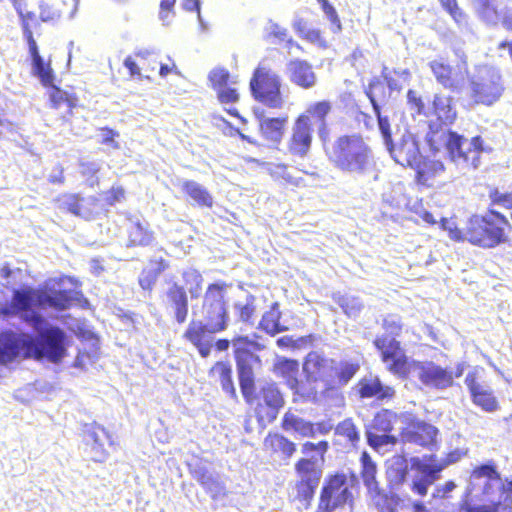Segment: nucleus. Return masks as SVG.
Segmentation results:
<instances>
[{"label":"nucleus","instance_id":"f257e3e1","mask_svg":"<svg viewBox=\"0 0 512 512\" xmlns=\"http://www.w3.org/2000/svg\"><path fill=\"white\" fill-rule=\"evenodd\" d=\"M71 302L72 297L66 291H42L30 287L15 289L10 304L1 308L0 313L5 317L20 315L24 321L32 325L37 336L12 331L1 333L0 360L34 357L59 362L66 352L65 334L59 328L49 326L35 308L49 306L64 310Z\"/></svg>","mask_w":512,"mask_h":512},{"label":"nucleus","instance_id":"f03ea898","mask_svg":"<svg viewBox=\"0 0 512 512\" xmlns=\"http://www.w3.org/2000/svg\"><path fill=\"white\" fill-rule=\"evenodd\" d=\"M387 368L399 378L417 380L424 387L444 391L452 387L450 367H443L431 360L419 361L408 357L399 341L382 336L373 341Z\"/></svg>","mask_w":512,"mask_h":512},{"label":"nucleus","instance_id":"7ed1b4c3","mask_svg":"<svg viewBox=\"0 0 512 512\" xmlns=\"http://www.w3.org/2000/svg\"><path fill=\"white\" fill-rule=\"evenodd\" d=\"M382 122L378 129L383 144L395 163L416 170L418 175L425 173L427 164L417 135L407 128L392 131L390 121Z\"/></svg>","mask_w":512,"mask_h":512},{"label":"nucleus","instance_id":"20e7f679","mask_svg":"<svg viewBox=\"0 0 512 512\" xmlns=\"http://www.w3.org/2000/svg\"><path fill=\"white\" fill-rule=\"evenodd\" d=\"M330 160L339 170L358 176L367 174L374 166L372 150L359 135L339 137Z\"/></svg>","mask_w":512,"mask_h":512},{"label":"nucleus","instance_id":"39448f33","mask_svg":"<svg viewBox=\"0 0 512 512\" xmlns=\"http://www.w3.org/2000/svg\"><path fill=\"white\" fill-rule=\"evenodd\" d=\"M506 227H510L508 219L496 210L474 214L466 222L465 241L484 249L495 248L508 240Z\"/></svg>","mask_w":512,"mask_h":512},{"label":"nucleus","instance_id":"423d86ee","mask_svg":"<svg viewBox=\"0 0 512 512\" xmlns=\"http://www.w3.org/2000/svg\"><path fill=\"white\" fill-rule=\"evenodd\" d=\"M232 345L240 390L245 401L251 404L256 398L255 370L262 365L260 357L254 351H260L264 346L250 340L248 336L235 337Z\"/></svg>","mask_w":512,"mask_h":512},{"label":"nucleus","instance_id":"0eeeda50","mask_svg":"<svg viewBox=\"0 0 512 512\" xmlns=\"http://www.w3.org/2000/svg\"><path fill=\"white\" fill-rule=\"evenodd\" d=\"M504 91V81L496 67L479 66L468 76L467 96L473 105L490 107L500 100Z\"/></svg>","mask_w":512,"mask_h":512},{"label":"nucleus","instance_id":"6e6552de","mask_svg":"<svg viewBox=\"0 0 512 512\" xmlns=\"http://www.w3.org/2000/svg\"><path fill=\"white\" fill-rule=\"evenodd\" d=\"M356 479L349 480L344 473L328 475L322 484L316 512H335L346 506L352 511L355 497L353 487Z\"/></svg>","mask_w":512,"mask_h":512},{"label":"nucleus","instance_id":"1a4fd4ad","mask_svg":"<svg viewBox=\"0 0 512 512\" xmlns=\"http://www.w3.org/2000/svg\"><path fill=\"white\" fill-rule=\"evenodd\" d=\"M297 477L296 499L305 509L310 508L324 473V459L315 455L301 457L294 464Z\"/></svg>","mask_w":512,"mask_h":512},{"label":"nucleus","instance_id":"9d476101","mask_svg":"<svg viewBox=\"0 0 512 512\" xmlns=\"http://www.w3.org/2000/svg\"><path fill=\"white\" fill-rule=\"evenodd\" d=\"M467 494L472 499H483L489 496L512 494V484H504L497 471L496 465L489 461L477 466L471 476L467 487Z\"/></svg>","mask_w":512,"mask_h":512},{"label":"nucleus","instance_id":"9b49d317","mask_svg":"<svg viewBox=\"0 0 512 512\" xmlns=\"http://www.w3.org/2000/svg\"><path fill=\"white\" fill-rule=\"evenodd\" d=\"M229 287V284L217 281L209 284L204 294L203 316L213 332H222L228 327L230 317L225 295Z\"/></svg>","mask_w":512,"mask_h":512},{"label":"nucleus","instance_id":"f8f14e48","mask_svg":"<svg viewBox=\"0 0 512 512\" xmlns=\"http://www.w3.org/2000/svg\"><path fill=\"white\" fill-rule=\"evenodd\" d=\"M280 77L265 68H257L250 80L251 94L255 100L270 108H281L283 99L281 95Z\"/></svg>","mask_w":512,"mask_h":512},{"label":"nucleus","instance_id":"ddd939ff","mask_svg":"<svg viewBox=\"0 0 512 512\" xmlns=\"http://www.w3.org/2000/svg\"><path fill=\"white\" fill-rule=\"evenodd\" d=\"M460 459V453L454 451L448 454L447 460L443 463L423 462L418 457H412V468L417 472L412 478L410 489L414 494L426 496L429 487L435 484L441 477V472L449 464L455 463Z\"/></svg>","mask_w":512,"mask_h":512},{"label":"nucleus","instance_id":"4468645a","mask_svg":"<svg viewBox=\"0 0 512 512\" xmlns=\"http://www.w3.org/2000/svg\"><path fill=\"white\" fill-rule=\"evenodd\" d=\"M484 145V140L481 136L477 135L472 137L470 140L458 133V139L456 140L455 146H449L446 153L451 162L458 167L466 169L472 167L477 169L480 162V155L483 152L490 151Z\"/></svg>","mask_w":512,"mask_h":512},{"label":"nucleus","instance_id":"2eb2a0df","mask_svg":"<svg viewBox=\"0 0 512 512\" xmlns=\"http://www.w3.org/2000/svg\"><path fill=\"white\" fill-rule=\"evenodd\" d=\"M397 414L388 409H382L375 416L365 435L370 447L377 451H386L397 442V437L390 432L397 421Z\"/></svg>","mask_w":512,"mask_h":512},{"label":"nucleus","instance_id":"dca6fc26","mask_svg":"<svg viewBox=\"0 0 512 512\" xmlns=\"http://www.w3.org/2000/svg\"><path fill=\"white\" fill-rule=\"evenodd\" d=\"M303 373L309 381L321 382L324 391H329L330 377L333 369V358L318 351L309 352L303 362Z\"/></svg>","mask_w":512,"mask_h":512},{"label":"nucleus","instance_id":"f3484780","mask_svg":"<svg viewBox=\"0 0 512 512\" xmlns=\"http://www.w3.org/2000/svg\"><path fill=\"white\" fill-rule=\"evenodd\" d=\"M259 403L267 406V421L273 422L279 413V410L284 406L285 400L278 385L273 381L259 380L256 384V398Z\"/></svg>","mask_w":512,"mask_h":512},{"label":"nucleus","instance_id":"a211bd4d","mask_svg":"<svg viewBox=\"0 0 512 512\" xmlns=\"http://www.w3.org/2000/svg\"><path fill=\"white\" fill-rule=\"evenodd\" d=\"M311 132V119L308 115H300L294 123L289 142V151L292 155L301 158L307 155L312 142Z\"/></svg>","mask_w":512,"mask_h":512},{"label":"nucleus","instance_id":"6ab92c4d","mask_svg":"<svg viewBox=\"0 0 512 512\" xmlns=\"http://www.w3.org/2000/svg\"><path fill=\"white\" fill-rule=\"evenodd\" d=\"M355 390L361 399H375L383 402L395 396V389L384 384L378 376L368 375L359 380Z\"/></svg>","mask_w":512,"mask_h":512},{"label":"nucleus","instance_id":"aec40b11","mask_svg":"<svg viewBox=\"0 0 512 512\" xmlns=\"http://www.w3.org/2000/svg\"><path fill=\"white\" fill-rule=\"evenodd\" d=\"M438 429L432 424L421 420H414L401 432L404 443H413L419 446H429L436 441Z\"/></svg>","mask_w":512,"mask_h":512},{"label":"nucleus","instance_id":"412c9836","mask_svg":"<svg viewBox=\"0 0 512 512\" xmlns=\"http://www.w3.org/2000/svg\"><path fill=\"white\" fill-rule=\"evenodd\" d=\"M428 131L425 135V142L433 154H436L445 148L447 151L449 146H455L458 139V133L447 128L442 123L431 121L428 125Z\"/></svg>","mask_w":512,"mask_h":512},{"label":"nucleus","instance_id":"4be33fe9","mask_svg":"<svg viewBox=\"0 0 512 512\" xmlns=\"http://www.w3.org/2000/svg\"><path fill=\"white\" fill-rule=\"evenodd\" d=\"M365 94L369 99L373 112L377 119V125H382V120L389 122L388 115L383 114V107L386 105L391 93L387 94L386 85L380 77H373L365 88Z\"/></svg>","mask_w":512,"mask_h":512},{"label":"nucleus","instance_id":"5701e85b","mask_svg":"<svg viewBox=\"0 0 512 512\" xmlns=\"http://www.w3.org/2000/svg\"><path fill=\"white\" fill-rule=\"evenodd\" d=\"M23 35L28 42L29 52L32 57V70L43 85L52 83L53 73L49 65H46L43 58L40 56L38 46L33 38V33L28 25L26 19L23 20Z\"/></svg>","mask_w":512,"mask_h":512},{"label":"nucleus","instance_id":"b1692460","mask_svg":"<svg viewBox=\"0 0 512 512\" xmlns=\"http://www.w3.org/2000/svg\"><path fill=\"white\" fill-rule=\"evenodd\" d=\"M359 370L360 363L357 359H333V369L330 377L329 391L341 389L348 385V383Z\"/></svg>","mask_w":512,"mask_h":512},{"label":"nucleus","instance_id":"393cba45","mask_svg":"<svg viewBox=\"0 0 512 512\" xmlns=\"http://www.w3.org/2000/svg\"><path fill=\"white\" fill-rule=\"evenodd\" d=\"M286 74L291 83L303 89L313 88L317 83L313 67L306 60H291L286 66Z\"/></svg>","mask_w":512,"mask_h":512},{"label":"nucleus","instance_id":"a878e982","mask_svg":"<svg viewBox=\"0 0 512 512\" xmlns=\"http://www.w3.org/2000/svg\"><path fill=\"white\" fill-rule=\"evenodd\" d=\"M191 473L193 478L211 495V497L216 498L225 494V485L219 479V476L206 465H194Z\"/></svg>","mask_w":512,"mask_h":512},{"label":"nucleus","instance_id":"bb28decb","mask_svg":"<svg viewBox=\"0 0 512 512\" xmlns=\"http://www.w3.org/2000/svg\"><path fill=\"white\" fill-rule=\"evenodd\" d=\"M254 114L259 122L260 131L263 137L275 144H278L284 134V126L287 122L286 117H265L264 111L254 110Z\"/></svg>","mask_w":512,"mask_h":512},{"label":"nucleus","instance_id":"cd10ccee","mask_svg":"<svg viewBox=\"0 0 512 512\" xmlns=\"http://www.w3.org/2000/svg\"><path fill=\"white\" fill-rule=\"evenodd\" d=\"M511 495L489 496L483 499H475L484 504H471L468 501L459 502L462 512H499L500 509L510 507L512 504Z\"/></svg>","mask_w":512,"mask_h":512},{"label":"nucleus","instance_id":"c85d7f7f","mask_svg":"<svg viewBox=\"0 0 512 512\" xmlns=\"http://www.w3.org/2000/svg\"><path fill=\"white\" fill-rule=\"evenodd\" d=\"M281 427L296 439L313 437V422L290 410L284 414Z\"/></svg>","mask_w":512,"mask_h":512},{"label":"nucleus","instance_id":"c756f323","mask_svg":"<svg viewBox=\"0 0 512 512\" xmlns=\"http://www.w3.org/2000/svg\"><path fill=\"white\" fill-rule=\"evenodd\" d=\"M429 67L437 82L444 88L452 92H459L463 87L464 77L452 75V67L442 60H433L429 62Z\"/></svg>","mask_w":512,"mask_h":512},{"label":"nucleus","instance_id":"7c9ffc66","mask_svg":"<svg viewBox=\"0 0 512 512\" xmlns=\"http://www.w3.org/2000/svg\"><path fill=\"white\" fill-rule=\"evenodd\" d=\"M166 297L177 323H184L188 315V296L184 287L177 283L171 284L166 291Z\"/></svg>","mask_w":512,"mask_h":512},{"label":"nucleus","instance_id":"2f4dec72","mask_svg":"<svg viewBox=\"0 0 512 512\" xmlns=\"http://www.w3.org/2000/svg\"><path fill=\"white\" fill-rule=\"evenodd\" d=\"M369 496L378 512H399L404 505V499L393 489L379 488Z\"/></svg>","mask_w":512,"mask_h":512},{"label":"nucleus","instance_id":"473e14b6","mask_svg":"<svg viewBox=\"0 0 512 512\" xmlns=\"http://www.w3.org/2000/svg\"><path fill=\"white\" fill-rule=\"evenodd\" d=\"M130 227L128 229V247L142 246L146 247L153 243L154 235L149 230V225L145 221H141L137 217L129 219Z\"/></svg>","mask_w":512,"mask_h":512},{"label":"nucleus","instance_id":"72a5a7b5","mask_svg":"<svg viewBox=\"0 0 512 512\" xmlns=\"http://www.w3.org/2000/svg\"><path fill=\"white\" fill-rule=\"evenodd\" d=\"M455 488L456 484L452 480L447 481L443 485H436L431 498L428 500V504L437 512H453L456 505L451 504L449 499L451 498V492Z\"/></svg>","mask_w":512,"mask_h":512},{"label":"nucleus","instance_id":"f704fd0d","mask_svg":"<svg viewBox=\"0 0 512 512\" xmlns=\"http://www.w3.org/2000/svg\"><path fill=\"white\" fill-rule=\"evenodd\" d=\"M453 99L450 96L441 94H435L432 101V114L437 117L439 123L445 126L451 125L456 117L457 112L455 107L452 105Z\"/></svg>","mask_w":512,"mask_h":512},{"label":"nucleus","instance_id":"c9c22d12","mask_svg":"<svg viewBox=\"0 0 512 512\" xmlns=\"http://www.w3.org/2000/svg\"><path fill=\"white\" fill-rule=\"evenodd\" d=\"M332 109L331 103L329 101L323 100L316 103L311 104L304 115H308L309 118L312 117L315 119V124L317 125L318 136L322 141H325L328 137V128L326 123V116L330 113Z\"/></svg>","mask_w":512,"mask_h":512},{"label":"nucleus","instance_id":"e433bc0d","mask_svg":"<svg viewBox=\"0 0 512 512\" xmlns=\"http://www.w3.org/2000/svg\"><path fill=\"white\" fill-rule=\"evenodd\" d=\"M473 8L478 18L488 26H496L502 20L497 0H473Z\"/></svg>","mask_w":512,"mask_h":512},{"label":"nucleus","instance_id":"4c0bfd02","mask_svg":"<svg viewBox=\"0 0 512 512\" xmlns=\"http://www.w3.org/2000/svg\"><path fill=\"white\" fill-rule=\"evenodd\" d=\"M280 319L281 312L279 310V303L274 302L270 309L263 314L259 323V328L271 336H275L287 329L284 325H281Z\"/></svg>","mask_w":512,"mask_h":512},{"label":"nucleus","instance_id":"58836bf2","mask_svg":"<svg viewBox=\"0 0 512 512\" xmlns=\"http://www.w3.org/2000/svg\"><path fill=\"white\" fill-rule=\"evenodd\" d=\"M470 396L473 404L485 412L493 413L499 409V402L494 395L493 389L488 384L474 391Z\"/></svg>","mask_w":512,"mask_h":512},{"label":"nucleus","instance_id":"ea45409f","mask_svg":"<svg viewBox=\"0 0 512 512\" xmlns=\"http://www.w3.org/2000/svg\"><path fill=\"white\" fill-rule=\"evenodd\" d=\"M360 461L361 477L365 487L367 488L368 494H371L381 488L376 479L377 465L367 452L362 453Z\"/></svg>","mask_w":512,"mask_h":512},{"label":"nucleus","instance_id":"a19ab883","mask_svg":"<svg viewBox=\"0 0 512 512\" xmlns=\"http://www.w3.org/2000/svg\"><path fill=\"white\" fill-rule=\"evenodd\" d=\"M182 189L197 205L212 207L213 197L203 185L193 180H186Z\"/></svg>","mask_w":512,"mask_h":512},{"label":"nucleus","instance_id":"79ce46f5","mask_svg":"<svg viewBox=\"0 0 512 512\" xmlns=\"http://www.w3.org/2000/svg\"><path fill=\"white\" fill-rule=\"evenodd\" d=\"M408 475L409 466L407 460L403 457H398L387 470L390 489H398L399 486L406 482Z\"/></svg>","mask_w":512,"mask_h":512},{"label":"nucleus","instance_id":"37998d69","mask_svg":"<svg viewBox=\"0 0 512 512\" xmlns=\"http://www.w3.org/2000/svg\"><path fill=\"white\" fill-rule=\"evenodd\" d=\"M219 375L222 390L231 398L237 399V392L232 378V366L228 362L218 361L211 369Z\"/></svg>","mask_w":512,"mask_h":512},{"label":"nucleus","instance_id":"c03bdc74","mask_svg":"<svg viewBox=\"0 0 512 512\" xmlns=\"http://www.w3.org/2000/svg\"><path fill=\"white\" fill-rule=\"evenodd\" d=\"M275 372L286 380L288 387L297 384V375L299 372V362L291 358H280L275 364Z\"/></svg>","mask_w":512,"mask_h":512},{"label":"nucleus","instance_id":"a18cd8bd","mask_svg":"<svg viewBox=\"0 0 512 512\" xmlns=\"http://www.w3.org/2000/svg\"><path fill=\"white\" fill-rule=\"evenodd\" d=\"M316 381L297 380L296 385H291L289 388L293 391L294 395L299 396L305 402L316 403L318 401V389Z\"/></svg>","mask_w":512,"mask_h":512},{"label":"nucleus","instance_id":"49530a36","mask_svg":"<svg viewBox=\"0 0 512 512\" xmlns=\"http://www.w3.org/2000/svg\"><path fill=\"white\" fill-rule=\"evenodd\" d=\"M265 443H269L274 451L281 452L287 458H290L296 452V444L279 433L269 434Z\"/></svg>","mask_w":512,"mask_h":512},{"label":"nucleus","instance_id":"de8ad7c7","mask_svg":"<svg viewBox=\"0 0 512 512\" xmlns=\"http://www.w3.org/2000/svg\"><path fill=\"white\" fill-rule=\"evenodd\" d=\"M255 302L256 297L252 294H248L244 302L237 301L234 303L233 309L239 321L251 323V319L256 311Z\"/></svg>","mask_w":512,"mask_h":512},{"label":"nucleus","instance_id":"09e8293b","mask_svg":"<svg viewBox=\"0 0 512 512\" xmlns=\"http://www.w3.org/2000/svg\"><path fill=\"white\" fill-rule=\"evenodd\" d=\"M337 303L350 318L359 316L364 307L363 301L359 297L349 294L340 296Z\"/></svg>","mask_w":512,"mask_h":512},{"label":"nucleus","instance_id":"8fccbe9b","mask_svg":"<svg viewBox=\"0 0 512 512\" xmlns=\"http://www.w3.org/2000/svg\"><path fill=\"white\" fill-rule=\"evenodd\" d=\"M206 333H214L212 329L208 327V322L191 321L184 333V337L195 345L203 341Z\"/></svg>","mask_w":512,"mask_h":512},{"label":"nucleus","instance_id":"3c124183","mask_svg":"<svg viewBox=\"0 0 512 512\" xmlns=\"http://www.w3.org/2000/svg\"><path fill=\"white\" fill-rule=\"evenodd\" d=\"M182 277L185 284L188 286L191 298H198L201 294L203 283L201 273L194 268H188L183 272Z\"/></svg>","mask_w":512,"mask_h":512},{"label":"nucleus","instance_id":"603ef678","mask_svg":"<svg viewBox=\"0 0 512 512\" xmlns=\"http://www.w3.org/2000/svg\"><path fill=\"white\" fill-rule=\"evenodd\" d=\"M287 36L288 30L271 19L266 22L263 28V38L273 44L286 40Z\"/></svg>","mask_w":512,"mask_h":512},{"label":"nucleus","instance_id":"864d4df0","mask_svg":"<svg viewBox=\"0 0 512 512\" xmlns=\"http://www.w3.org/2000/svg\"><path fill=\"white\" fill-rule=\"evenodd\" d=\"M382 327L387 333L380 335V337L388 336L389 338H394L396 341H398L396 337L399 336L402 331V319L398 314H388L383 319ZM377 338H379V336H377L374 341Z\"/></svg>","mask_w":512,"mask_h":512},{"label":"nucleus","instance_id":"5fc2aeb1","mask_svg":"<svg viewBox=\"0 0 512 512\" xmlns=\"http://www.w3.org/2000/svg\"><path fill=\"white\" fill-rule=\"evenodd\" d=\"M321 6L323 13L331 23V30L334 33H338L342 30V25L338 13L335 7L329 2V0H317Z\"/></svg>","mask_w":512,"mask_h":512},{"label":"nucleus","instance_id":"6e6d98bb","mask_svg":"<svg viewBox=\"0 0 512 512\" xmlns=\"http://www.w3.org/2000/svg\"><path fill=\"white\" fill-rule=\"evenodd\" d=\"M336 434L346 437L352 444L359 441L360 435L351 419L340 422L335 429Z\"/></svg>","mask_w":512,"mask_h":512},{"label":"nucleus","instance_id":"4d7b16f0","mask_svg":"<svg viewBox=\"0 0 512 512\" xmlns=\"http://www.w3.org/2000/svg\"><path fill=\"white\" fill-rule=\"evenodd\" d=\"M442 7L451 15L454 21L459 25L467 23V16L458 6L457 0H439Z\"/></svg>","mask_w":512,"mask_h":512},{"label":"nucleus","instance_id":"13d9d810","mask_svg":"<svg viewBox=\"0 0 512 512\" xmlns=\"http://www.w3.org/2000/svg\"><path fill=\"white\" fill-rule=\"evenodd\" d=\"M119 133L113 129L103 127L98 129V142L105 145L107 149H119L120 144L117 140Z\"/></svg>","mask_w":512,"mask_h":512},{"label":"nucleus","instance_id":"bf43d9fd","mask_svg":"<svg viewBox=\"0 0 512 512\" xmlns=\"http://www.w3.org/2000/svg\"><path fill=\"white\" fill-rule=\"evenodd\" d=\"M329 444L327 441L322 440L318 443L305 442L301 447V453L305 456L315 455L316 457H322L325 460V454L328 451Z\"/></svg>","mask_w":512,"mask_h":512},{"label":"nucleus","instance_id":"052dcab7","mask_svg":"<svg viewBox=\"0 0 512 512\" xmlns=\"http://www.w3.org/2000/svg\"><path fill=\"white\" fill-rule=\"evenodd\" d=\"M441 228L448 232L450 239L454 241H465L466 226L458 228L455 222L448 218H442L440 221Z\"/></svg>","mask_w":512,"mask_h":512},{"label":"nucleus","instance_id":"680f3d73","mask_svg":"<svg viewBox=\"0 0 512 512\" xmlns=\"http://www.w3.org/2000/svg\"><path fill=\"white\" fill-rule=\"evenodd\" d=\"M173 0H161L158 18L163 26H169L175 17Z\"/></svg>","mask_w":512,"mask_h":512},{"label":"nucleus","instance_id":"e2e57ef3","mask_svg":"<svg viewBox=\"0 0 512 512\" xmlns=\"http://www.w3.org/2000/svg\"><path fill=\"white\" fill-rule=\"evenodd\" d=\"M209 81L216 90L227 85L230 73L224 68H215L209 73Z\"/></svg>","mask_w":512,"mask_h":512},{"label":"nucleus","instance_id":"0e129e2a","mask_svg":"<svg viewBox=\"0 0 512 512\" xmlns=\"http://www.w3.org/2000/svg\"><path fill=\"white\" fill-rule=\"evenodd\" d=\"M407 102L410 106V110L414 111L418 115H428L426 111V105L422 98L417 94L416 91L409 89L407 92Z\"/></svg>","mask_w":512,"mask_h":512},{"label":"nucleus","instance_id":"69168bd1","mask_svg":"<svg viewBox=\"0 0 512 512\" xmlns=\"http://www.w3.org/2000/svg\"><path fill=\"white\" fill-rule=\"evenodd\" d=\"M48 86H51V90L49 93V98L52 104V107L58 108L63 103H67L68 106H70V98L69 94L66 91H63L53 85V82L49 84Z\"/></svg>","mask_w":512,"mask_h":512},{"label":"nucleus","instance_id":"338daca9","mask_svg":"<svg viewBox=\"0 0 512 512\" xmlns=\"http://www.w3.org/2000/svg\"><path fill=\"white\" fill-rule=\"evenodd\" d=\"M124 198V190L122 188L111 189L101 195H98V203L104 202L107 205H114Z\"/></svg>","mask_w":512,"mask_h":512},{"label":"nucleus","instance_id":"774afa93","mask_svg":"<svg viewBox=\"0 0 512 512\" xmlns=\"http://www.w3.org/2000/svg\"><path fill=\"white\" fill-rule=\"evenodd\" d=\"M217 96L219 101L223 104L235 103L239 99L237 90L227 85L217 90Z\"/></svg>","mask_w":512,"mask_h":512}]
</instances>
